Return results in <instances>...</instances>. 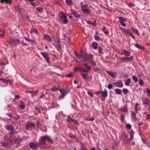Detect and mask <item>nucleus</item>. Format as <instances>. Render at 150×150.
I'll list each match as a JSON object with an SVG mask.
<instances>
[{"label":"nucleus","instance_id":"1","mask_svg":"<svg viewBox=\"0 0 150 150\" xmlns=\"http://www.w3.org/2000/svg\"><path fill=\"white\" fill-rule=\"evenodd\" d=\"M40 54L43 56L44 58L46 59L47 62L50 61L49 55L48 53H45L43 52H40Z\"/></svg>","mask_w":150,"mask_h":150},{"label":"nucleus","instance_id":"2","mask_svg":"<svg viewBox=\"0 0 150 150\" xmlns=\"http://www.w3.org/2000/svg\"><path fill=\"white\" fill-rule=\"evenodd\" d=\"M113 84L115 86L118 87H122L123 86V84L120 80H118L117 82L113 83Z\"/></svg>","mask_w":150,"mask_h":150},{"label":"nucleus","instance_id":"3","mask_svg":"<svg viewBox=\"0 0 150 150\" xmlns=\"http://www.w3.org/2000/svg\"><path fill=\"white\" fill-rule=\"evenodd\" d=\"M46 136L43 137H41L40 139V144H45V141L46 140Z\"/></svg>","mask_w":150,"mask_h":150},{"label":"nucleus","instance_id":"4","mask_svg":"<svg viewBox=\"0 0 150 150\" xmlns=\"http://www.w3.org/2000/svg\"><path fill=\"white\" fill-rule=\"evenodd\" d=\"M29 146L30 148L33 149H37L36 145L33 142H31L29 144Z\"/></svg>","mask_w":150,"mask_h":150},{"label":"nucleus","instance_id":"5","mask_svg":"<svg viewBox=\"0 0 150 150\" xmlns=\"http://www.w3.org/2000/svg\"><path fill=\"white\" fill-rule=\"evenodd\" d=\"M0 144H1V146L4 147H9L10 146L12 145V144H9L8 143H4L3 142H1Z\"/></svg>","mask_w":150,"mask_h":150},{"label":"nucleus","instance_id":"6","mask_svg":"<svg viewBox=\"0 0 150 150\" xmlns=\"http://www.w3.org/2000/svg\"><path fill=\"white\" fill-rule=\"evenodd\" d=\"M132 119L134 121L136 120V114L134 111H131Z\"/></svg>","mask_w":150,"mask_h":150},{"label":"nucleus","instance_id":"7","mask_svg":"<svg viewBox=\"0 0 150 150\" xmlns=\"http://www.w3.org/2000/svg\"><path fill=\"white\" fill-rule=\"evenodd\" d=\"M19 40L16 39H13L11 42V43L14 45H16L19 43Z\"/></svg>","mask_w":150,"mask_h":150},{"label":"nucleus","instance_id":"8","mask_svg":"<svg viewBox=\"0 0 150 150\" xmlns=\"http://www.w3.org/2000/svg\"><path fill=\"white\" fill-rule=\"evenodd\" d=\"M143 103L146 105H148L149 104V100L146 97H144L142 98Z\"/></svg>","mask_w":150,"mask_h":150},{"label":"nucleus","instance_id":"9","mask_svg":"<svg viewBox=\"0 0 150 150\" xmlns=\"http://www.w3.org/2000/svg\"><path fill=\"white\" fill-rule=\"evenodd\" d=\"M81 53L82 54V55H79L76 54V55L77 57H78L80 59H81L83 57H85L86 56V55L85 53L83 52V51H82Z\"/></svg>","mask_w":150,"mask_h":150},{"label":"nucleus","instance_id":"10","mask_svg":"<svg viewBox=\"0 0 150 150\" xmlns=\"http://www.w3.org/2000/svg\"><path fill=\"white\" fill-rule=\"evenodd\" d=\"M71 11L72 13L73 14L75 17L77 18H79L80 17V15L78 14L73 9H71Z\"/></svg>","mask_w":150,"mask_h":150},{"label":"nucleus","instance_id":"11","mask_svg":"<svg viewBox=\"0 0 150 150\" xmlns=\"http://www.w3.org/2000/svg\"><path fill=\"white\" fill-rule=\"evenodd\" d=\"M133 58V56H131L129 57H123L122 58V60H123L125 61H130L132 60Z\"/></svg>","mask_w":150,"mask_h":150},{"label":"nucleus","instance_id":"12","mask_svg":"<svg viewBox=\"0 0 150 150\" xmlns=\"http://www.w3.org/2000/svg\"><path fill=\"white\" fill-rule=\"evenodd\" d=\"M43 38L44 39L49 40L50 42L52 41V39L50 36L47 34L44 35H43Z\"/></svg>","mask_w":150,"mask_h":150},{"label":"nucleus","instance_id":"13","mask_svg":"<svg viewBox=\"0 0 150 150\" xmlns=\"http://www.w3.org/2000/svg\"><path fill=\"white\" fill-rule=\"evenodd\" d=\"M101 93L102 94L101 97H103L104 98H105L108 96V92L107 91H101Z\"/></svg>","mask_w":150,"mask_h":150},{"label":"nucleus","instance_id":"14","mask_svg":"<svg viewBox=\"0 0 150 150\" xmlns=\"http://www.w3.org/2000/svg\"><path fill=\"white\" fill-rule=\"evenodd\" d=\"M120 110V111L123 112L127 111V105H125L122 107H121Z\"/></svg>","mask_w":150,"mask_h":150},{"label":"nucleus","instance_id":"15","mask_svg":"<svg viewBox=\"0 0 150 150\" xmlns=\"http://www.w3.org/2000/svg\"><path fill=\"white\" fill-rule=\"evenodd\" d=\"M58 90L61 93V94L60 96H59V98H63L64 97L66 93H65V91L63 89H59Z\"/></svg>","mask_w":150,"mask_h":150},{"label":"nucleus","instance_id":"16","mask_svg":"<svg viewBox=\"0 0 150 150\" xmlns=\"http://www.w3.org/2000/svg\"><path fill=\"white\" fill-rule=\"evenodd\" d=\"M27 126L28 127H30L31 126L34 127L35 125L32 122L30 121H28L26 123Z\"/></svg>","mask_w":150,"mask_h":150},{"label":"nucleus","instance_id":"17","mask_svg":"<svg viewBox=\"0 0 150 150\" xmlns=\"http://www.w3.org/2000/svg\"><path fill=\"white\" fill-rule=\"evenodd\" d=\"M106 72L112 78H115L116 77V76L114 74L113 72L111 71H106Z\"/></svg>","mask_w":150,"mask_h":150},{"label":"nucleus","instance_id":"18","mask_svg":"<svg viewBox=\"0 0 150 150\" xmlns=\"http://www.w3.org/2000/svg\"><path fill=\"white\" fill-rule=\"evenodd\" d=\"M81 75L83 78L86 80H87V77L88 76V75L87 74H84L83 73H81Z\"/></svg>","mask_w":150,"mask_h":150},{"label":"nucleus","instance_id":"19","mask_svg":"<svg viewBox=\"0 0 150 150\" xmlns=\"http://www.w3.org/2000/svg\"><path fill=\"white\" fill-rule=\"evenodd\" d=\"M6 128L8 130H13L14 127L13 126L10 125H7L6 126Z\"/></svg>","mask_w":150,"mask_h":150},{"label":"nucleus","instance_id":"20","mask_svg":"<svg viewBox=\"0 0 150 150\" xmlns=\"http://www.w3.org/2000/svg\"><path fill=\"white\" fill-rule=\"evenodd\" d=\"M84 65L85 66V68H86V70L88 71V72L91 69V67L88 65L87 63H85L84 64Z\"/></svg>","mask_w":150,"mask_h":150},{"label":"nucleus","instance_id":"21","mask_svg":"<svg viewBox=\"0 0 150 150\" xmlns=\"http://www.w3.org/2000/svg\"><path fill=\"white\" fill-rule=\"evenodd\" d=\"M92 47L95 49H97L98 47V44L97 42H94L92 43Z\"/></svg>","mask_w":150,"mask_h":150},{"label":"nucleus","instance_id":"22","mask_svg":"<svg viewBox=\"0 0 150 150\" xmlns=\"http://www.w3.org/2000/svg\"><path fill=\"white\" fill-rule=\"evenodd\" d=\"M38 91H26V93L27 94L28 93H30V94H37L38 93Z\"/></svg>","mask_w":150,"mask_h":150},{"label":"nucleus","instance_id":"23","mask_svg":"<svg viewBox=\"0 0 150 150\" xmlns=\"http://www.w3.org/2000/svg\"><path fill=\"white\" fill-rule=\"evenodd\" d=\"M121 29L122 30V32L125 34H127L129 33L130 32L129 30H125L122 28Z\"/></svg>","mask_w":150,"mask_h":150},{"label":"nucleus","instance_id":"24","mask_svg":"<svg viewBox=\"0 0 150 150\" xmlns=\"http://www.w3.org/2000/svg\"><path fill=\"white\" fill-rule=\"evenodd\" d=\"M130 137L129 138V141H132L134 138V132L133 131L131 132L130 133Z\"/></svg>","mask_w":150,"mask_h":150},{"label":"nucleus","instance_id":"25","mask_svg":"<svg viewBox=\"0 0 150 150\" xmlns=\"http://www.w3.org/2000/svg\"><path fill=\"white\" fill-rule=\"evenodd\" d=\"M88 62L91 64L95 66L96 65V63L93 60L91 59H88Z\"/></svg>","mask_w":150,"mask_h":150},{"label":"nucleus","instance_id":"26","mask_svg":"<svg viewBox=\"0 0 150 150\" xmlns=\"http://www.w3.org/2000/svg\"><path fill=\"white\" fill-rule=\"evenodd\" d=\"M81 10L85 13H88L90 12L89 10L87 8H83Z\"/></svg>","mask_w":150,"mask_h":150},{"label":"nucleus","instance_id":"27","mask_svg":"<svg viewBox=\"0 0 150 150\" xmlns=\"http://www.w3.org/2000/svg\"><path fill=\"white\" fill-rule=\"evenodd\" d=\"M131 83V79H127L125 82V84L127 86H129V84Z\"/></svg>","mask_w":150,"mask_h":150},{"label":"nucleus","instance_id":"28","mask_svg":"<svg viewBox=\"0 0 150 150\" xmlns=\"http://www.w3.org/2000/svg\"><path fill=\"white\" fill-rule=\"evenodd\" d=\"M124 54L126 56H129L130 54V53L128 51L125 50L123 52Z\"/></svg>","mask_w":150,"mask_h":150},{"label":"nucleus","instance_id":"29","mask_svg":"<svg viewBox=\"0 0 150 150\" xmlns=\"http://www.w3.org/2000/svg\"><path fill=\"white\" fill-rule=\"evenodd\" d=\"M115 92L117 94H120L122 93L121 90L118 88L115 89Z\"/></svg>","mask_w":150,"mask_h":150},{"label":"nucleus","instance_id":"30","mask_svg":"<svg viewBox=\"0 0 150 150\" xmlns=\"http://www.w3.org/2000/svg\"><path fill=\"white\" fill-rule=\"evenodd\" d=\"M79 70L81 72H88V71H87L86 69L82 68H79Z\"/></svg>","mask_w":150,"mask_h":150},{"label":"nucleus","instance_id":"31","mask_svg":"<svg viewBox=\"0 0 150 150\" xmlns=\"http://www.w3.org/2000/svg\"><path fill=\"white\" fill-rule=\"evenodd\" d=\"M20 118V115H17L16 116L13 117V118L14 120H18Z\"/></svg>","mask_w":150,"mask_h":150},{"label":"nucleus","instance_id":"32","mask_svg":"<svg viewBox=\"0 0 150 150\" xmlns=\"http://www.w3.org/2000/svg\"><path fill=\"white\" fill-rule=\"evenodd\" d=\"M36 9L40 13H42L43 12V8H42L38 7H37Z\"/></svg>","mask_w":150,"mask_h":150},{"label":"nucleus","instance_id":"33","mask_svg":"<svg viewBox=\"0 0 150 150\" xmlns=\"http://www.w3.org/2000/svg\"><path fill=\"white\" fill-rule=\"evenodd\" d=\"M93 57V55L92 54H90L88 56L87 58H85V60H88L87 59H90L91 58H92Z\"/></svg>","mask_w":150,"mask_h":150},{"label":"nucleus","instance_id":"34","mask_svg":"<svg viewBox=\"0 0 150 150\" xmlns=\"http://www.w3.org/2000/svg\"><path fill=\"white\" fill-rule=\"evenodd\" d=\"M132 79L135 82H137L138 81V78L135 76H132Z\"/></svg>","mask_w":150,"mask_h":150},{"label":"nucleus","instance_id":"35","mask_svg":"<svg viewBox=\"0 0 150 150\" xmlns=\"http://www.w3.org/2000/svg\"><path fill=\"white\" fill-rule=\"evenodd\" d=\"M38 30L35 29L34 28L33 29H32L31 30V31H30V32L31 33H33L34 32L37 33L38 32Z\"/></svg>","mask_w":150,"mask_h":150},{"label":"nucleus","instance_id":"36","mask_svg":"<svg viewBox=\"0 0 150 150\" xmlns=\"http://www.w3.org/2000/svg\"><path fill=\"white\" fill-rule=\"evenodd\" d=\"M60 17L61 18L64 19H66V18H67V16L64 13H62V14L60 16Z\"/></svg>","mask_w":150,"mask_h":150},{"label":"nucleus","instance_id":"37","mask_svg":"<svg viewBox=\"0 0 150 150\" xmlns=\"http://www.w3.org/2000/svg\"><path fill=\"white\" fill-rule=\"evenodd\" d=\"M66 2L69 5H71L72 4V1L71 0H66Z\"/></svg>","mask_w":150,"mask_h":150},{"label":"nucleus","instance_id":"38","mask_svg":"<svg viewBox=\"0 0 150 150\" xmlns=\"http://www.w3.org/2000/svg\"><path fill=\"white\" fill-rule=\"evenodd\" d=\"M134 45L135 47L139 49H141L142 48V46L138 44H135Z\"/></svg>","mask_w":150,"mask_h":150},{"label":"nucleus","instance_id":"39","mask_svg":"<svg viewBox=\"0 0 150 150\" xmlns=\"http://www.w3.org/2000/svg\"><path fill=\"white\" fill-rule=\"evenodd\" d=\"M46 140H47V141L49 143H52V140L49 138L48 137L46 136Z\"/></svg>","mask_w":150,"mask_h":150},{"label":"nucleus","instance_id":"40","mask_svg":"<svg viewBox=\"0 0 150 150\" xmlns=\"http://www.w3.org/2000/svg\"><path fill=\"white\" fill-rule=\"evenodd\" d=\"M118 18L120 20H121V21H124V22H125L126 21V20L125 19L122 17H119V18Z\"/></svg>","mask_w":150,"mask_h":150},{"label":"nucleus","instance_id":"41","mask_svg":"<svg viewBox=\"0 0 150 150\" xmlns=\"http://www.w3.org/2000/svg\"><path fill=\"white\" fill-rule=\"evenodd\" d=\"M98 51L99 53H102V51L103 50V49L100 47L99 46L98 48Z\"/></svg>","mask_w":150,"mask_h":150},{"label":"nucleus","instance_id":"42","mask_svg":"<svg viewBox=\"0 0 150 150\" xmlns=\"http://www.w3.org/2000/svg\"><path fill=\"white\" fill-rule=\"evenodd\" d=\"M132 31L136 33L137 35H139V33L138 32V31L136 29H134V28H132Z\"/></svg>","mask_w":150,"mask_h":150},{"label":"nucleus","instance_id":"43","mask_svg":"<svg viewBox=\"0 0 150 150\" xmlns=\"http://www.w3.org/2000/svg\"><path fill=\"white\" fill-rule=\"evenodd\" d=\"M95 120V118L93 117L87 118L86 120L88 121H92Z\"/></svg>","mask_w":150,"mask_h":150},{"label":"nucleus","instance_id":"44","mask_svg":"<svg viewBox=\"0 0 150 150\" xmlns=\"http://www.w3.org/2000/svg\"><path fill=\"white\" fill-rule=\"evenodd\" d=\"M72 119L69 116H68V118L67 119V120L68 122H69L71 123V121L72 120Z\"/></svg>","mask_w":150,"mask_h":150},{"label":"nucleus","instance_id":"45","mask_svg":"<svg viewBox=\"0 0 150 150\" xmlns=\"http://www.w3.org/2000/svg\"><path fill=\"white\" fill-rule=\"evenodd\" d=\"M71 123H73L74 124H75L76 125H78L79 124V123L77 122V121L76 120H74L73 119L72 120Z\"/></svg>","mask_w":150,"mask_h":150},{"label":"nucleus","instance_id":"46","mask_svg":"<svg viewBox=\"0 0 150 150\" xmlns=\"http://www.w3.org/2000/svg\"><path fill=\"white\" fill-rule=\"evenodd\" d=\"M81 7L82 8L83 7H87L88 6V5L87 4H84L83 5V3H81Z\"/></svg>","mask_w":150,"mask_h":150},{"label":"nucleus","instance_id":"47","mask_svg":"<svg viewBox=\"0 0 150 150\" xmlns=\"http://www.w3.org/2000/svg\"><path fill=\"white\" fill-rule=\"evenodd\" d=\"M35 108L37 110L38 112H39L40 113H41V109L38 106H36L35 107Z\"/></svg>","mask_w":150,"mask_h":150},{"label":"nucleus","instance_id":"48","mask_svg":"<svg viewBox=\"0 0 150 150\" xmlns=\"http://www.w3.org/2000/svg\"><path fill=\"white\" fill-rule=\"evenodd\" d=\"M81 150H87L86 148L83 145L81 146Z\"/></svg>","mask_w":150,"mask_h":150},{"label":"nucleus","instance_id":"49","mask_svg":"<svg viewBox=\"0 0 150 150\" xmlns=\"http://www.w3.org/2000/svg\"><path fill=\"white\" fill-rule=\"evenodd\" d=\"M25 107V105L23 104H21L19 106V108L21 109H23Z\"/></svg>","mask_w":150,"mask_h":150},{"label":"nucleus","instance_id":"50","mask_svg":"<svg viewBox=\"0 0 150 150\" xmlns=\"http://www.w3.org/2000/svg\"><path fill=\"white\" fill-rule=\"evenodd\" d=\"M123 92L124 94H126L128 93V90L126 88H124L123 90Z\"/></svg>","mask_w":150,"mask_h":150},{"label":"nucleus","instance_id":"51","mask_svg":"<svg viewBox=\"0 0 150 150\" xmlns=\"http://www.w3.org/2000/svg\"><path fill=\"white\" fill-rule=\"evenodd\" d=\"M113 85L111 84H109L108 86V88L109 89H111L112 88Z\"/></svg>","mask_w":150,"mask_h":150},{"label":"nucleus","instance_id":"52","mask_svg":"<svg viewBox=\"0 0 150 150\" xmlns=\"http://www.w3.org/2000/svg\"><path fill=\"white\" fill-rule=\"evenodd\" d=\"M73 75V74L72 73H71L70 74H67L66 75V76L70 78L72 77Z\"/></svg>","mask_w":150,"mask_h":150},{"label":"nucleus","instance_id":"53","mask_svg":"<svg viewBox=\"0 0 150 150\" xmlns=\"http://www.w3.org/2000/svg\"><path fill=\"white\" fill-rule=\"evenodd\" d=\"M95 39L96 40H101V39H100L99 36H96L95 37Z\"/></svg>","mask_w":150,"mask_h":150},{"label":"nucleus","instance_id":"54","mask_svg":"<svg viewBox=\"0 0 150 150\" xmlns=\"http://www.w3.org/2000/svg\"><path fill=\"white\" fill-rule=\"evenodd\" d=\"M139 84L141 86H142L144 85L143 81L142 80H140L139 81Z\"/></svg>","mask_w":150,"mask_h":150},{"label":"nucleus","instance_id":"55","mask_svg":"<svg viewBox=\"0 0 150 150\" xmlns=\"http://www.w3.org/2000/svg\"><path fill=\"white\" fill-rule=\"evenodd\" d=\"M6 119L7 120H12L11 118V116H10V117H7V116H6Z\"/></svg>","mask_w":150,"mask_h":150},{"label":"nucleus","instance_id":"56","mask_svg":"<svg viewBox=\"0 0 150 150\" xmlns=\"http://www.w3.org/2000/svg\"><path fill=\"white\" fill-rule=\"evenodd\" d=\"M15 142L16 143L19 144L20 143V141L19 139H15Z\"/></svg>","mask_w":150,"mask_h":150},{"label":"nucleus","instance_id":"57","mask_svg":"<svg viewBox=\"0 0 150 150\" xmlns=\"http://www.w3.org/2000/svg\"><path fill=\"white\" fill-rule=\"evenodd\" d=\"M119 22L121 23V25L123 26H125L126 25L125 24V23L123 22V21H122L121 20H119Z\"/></svg>","mask_w":150,"mask_h":150},{"label":"nucleus","instance_id":"58","mask_svg":"<svg viewBox=\"0 0 150 150\" xmlns=\"http://www.w3.org/2000/svg\"><path fill=\"white\" fill-rule=\"evenodd\" d=\"M63 23L64 24H66L68 23V20L67 19V18H66V19H64V20H63Z\"/></svg>","mask_w":150,"mask_h":150},{"label":"nucleus","instance_id":"59","mask_svg":"<svg viewBox=\"0 0 150 150\" xmlns=\"http://www.w3.org/2000/svg\"><path fill=\"white\" fill-rule=\"evenodd\" d=\"M88 93L89 95H90V96L93 97V93L91 92L90 91H88L87 92Z\"/></svg>","mask_w":150,"mask_h":150},{"label":"nucleus","instance_id":"60","mask_svg":"<svg viewBox=\"0 0 150 150\" xmlns=\"http://www.w3.org/2000/svg\"><path fill=\"white\" fill-rule=\"evenodd\" d=\"M131 126L129 124H127L126 125V128L128 129H130L131 128Z\"/></svg>","mask_w":150,"mask_h":150},{"label":"nucleus","instance_id":"61","mask_svg":"<svg viewBox=\"0 0 150 150\" xmlns=\"http://www.w3.org/2000/svg\"><path fill=\"white\" fill-rule=\"evenodd\" d=\"M4 1L6 4H10L11 1V0H4Z\"/></svg>","mask_w":150,"mask_h":150},{"label":"nucleus","instance_id":"62","mask_svg":"<svg viewBox=\"0 0 150 150\" xmlns=\"http://www.w3.org/2000/svg\"><path fill=\"white\" fill-rule=\"evenodd\" d=\"M146 90L147 91V92L148 93V96H149L150 95V91L149 89L148 88H146Z\"/></svg>","mask_w":150,"mask_h":150},{"label":"nucleus","instance_id":"63","mask_svg":"<svg viewBox=\"0 0 150 150\" xmlns=\"http://www.w3.org/2000/svg\"><path fill=\"white\" fill-rule=\"evenodd\" d=\"M121 118L122 120V121H123L124 119V116L122 113L121 114Z\"/></svg>","mask_w":150,"mask_h":150},{"label":"nucleus","instance_id":"64","mask_svg":"<svg viewBox=\"0 0 150 150\" xmlns=\"http://www.w3.org/2000/svg\"><path fill=\"white\" fill-rule=\"evenodd\" d=\"M57 90H58V89L56 88V87H55L53 88H52V89H51V90L52 91H56Z\"/></svg>","mask_w":150,"mask_h":150}]
</instances>
